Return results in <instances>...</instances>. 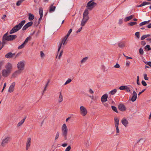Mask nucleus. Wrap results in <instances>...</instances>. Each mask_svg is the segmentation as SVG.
Instances as JSON below:
<instances>
[{
  "label": "nucleus",
  "instance_id": "nucleus-1",
  "mask_svg": "<svg viewBox=\"0 0 151 151\" xmlns=\"http://www.w3.org/2000/svg\"><path fill=\"white\" fill-rule=\"evenodd\" d=\"M8 32L5 34L3 36L2 38L6 42H7L8 41H13L15 40L17 37L16 35H7Z\"/></svg>",
  "mask_w": 151,
  "mask_h": 151
},
{
  "label": "nucleus",
  "instance_id": "nucleus-2",
  "mask_svg": "<svg viewBox=\"0 0 151 151\" xmlns=\"http://www.w3.org/2000/svg\"><path fill=\"white\" fill-rule=\"evenodd\" d=\"M62 135L65 140L67 139L68 129L65 124H63L62 128Z\"/></svg>",
  "mask_w": 151,
  "mask_h": 151
},
{
  "label": "nucleus",
  "instance_id": "nucleus-3",
  "mask_svg": "<svg viewBox=\"0 0 151 151\" xmlns=\"http://www.w3.org/2000/svg\"><path fill=\"white\" fill-rule=\"evenodd\" d=\"M93 1V0H91L88 3L86 6L87 9L91 10L97 5V4Z\"/></svg>",
  "mask_w": 151,
  "mask_h": 151
},
{
  "label": "nucleus",
  "instance_id": "nucleus-4",
  "mask_svg": "<svg viewBox=\"0 0 151 151\" xmlns=\"http://www.w3.org/2000/svg\"><path fill=\"white\" fill-rule=\"evenodd\" d=\"M25 61H21L19 62L17 64V68L18 69L20 70H23L25 66Z\"/></svg>",
  "mask_w": 151,
  "mask_h": 151
},
{
  "label": "nucleus",
  "instance_id": "nucleus-5",
  "mask_svg": "<svg viewBox=\"0 0 151 151\" xmlns=\"http://www.w3.org/2000/svg\"><path fill=\"white\" fill-rule=\"evenodd\" d=\"M68 38V37H66L65 36L63 39L62 41V43H60L59 44V46L58 51V52L60 51L62 44H63L64 45H65L67 43V42H66V41Z\"/></svg>",
  "mask_w": 151,
  "mask_h": 151
},
{
  "label": "nucleus",
  "instance_id": "nucleus-6",
  "mask_svg": "<svg viewBox=\"0 0 151 151\" xmlns=\"http://www.w3.org/2000/svg\"><path fill=\"white\" fill-rule=\"evenodd\" d=\"M80 113L82 116H85L87 114V111L85 107L82 106L80 107Z\"/></svg>",
  "mask_w": 151,
  "mask_h": 151
},
{
  "label": "nucleus",
  "instance_id": "nucleus-7",
  "mask_svg": "<svg viewBox=\"0 0 151 151\" xmlns=\"http://www.w3.org/2000/svg\"><path fill=\"white\" fill-rule=\"evenodd\" d=\"M10 138L9 137H7L3 139L2 141L1 145L3 147H4L10 141Z\"/></svg>",
  "mask_w": 151,
  "mask_h": 151
},
{
  "label": "nucleus",
  "instance_id": "nucleus-8",
  "mask_svg": "<svg viewBox=\"0 0 151 151\" xmlns=\"http://www.w3.org/2000/svg\"><path fill=\"white\" fill-rule=\"evenodd\" d=\"M26 21L25 20H22L21 21V22L19 23V24L16 25L15 27L16 28L18 29V31H19V29H20L23 26L24 24L25 23Z\"/></svg>",
  "mask_w": 151,
  "mask_h": 151
},
{
  "label": "nucleus",
  "instance_id": "nucleus-9",
  "mask_svg": "<svg viewBox=\"0 0 151 151\" xmlns=\"http://www.w3.org/2000/svg\"><path fill=\"white\" fill-rule=\"evenodd\" d=\"M10 71L7 69H4L2 70V75L5 77H7L10 73Z\"/></svg>",
  "mask_w": 151,
  "mask_h": 151
},
{
  "label": "nucleus",
  "instance_id": "nucleus-10",
  "mask_svg": "<svg viewBox=\"0 0 151 151\" xmlns=\"http://www.w3.org/2000/svg\"><path fill=\"white\" fill-rule=\"evenodd\" d=\"M33 24V23L32 21L27 23L23 27L22 29V30L23 31L26 30L27 28L31 26Z\"/></svg>",
  "mask_w": 151,
  "mask_h": 151
},
{
  "label": "nucleus",
  "instance_id": "nucleus-11",
  "mask_svg": "<svg viewBox=\"0 0 151 151\" xmlns=\"http://www.w3.org/2000/svg\"><path fill=\"white\" fill-rule=\"evenodd\" d=\"M108 98V96L107 94H105L103 95L101 97V102H104L107 101V98Z\"/></svg>",
  "mask_w": 151,
  "mask_h": 151
},
{
  "label": "nucleus",
  "instance_id": "nucleus-12",
  "mask_svg": "<svg viewBox=\"0 0 151 151\" xmlns=\"http://www.w3.org/2000/svg\"><path fill=\"white\" fill-rule=\"evenodd\" d=\"M15 85V83L13 82L10 86L9 89L8 91L10 93L13 92L14 91V87Z\"/></svg>",
  "mask_w": 151,
  "mask_h": 151
},
{
  "label": "nucleus",
  "instance_id": "nucleus-13",
  "mask_svg": "<svg viewBox=\"0 0 151 151\" xmlns=\"http://www.w3.org/2000/svg\"><path fill=\"white\" fill-rule=\"evenodd\" d=\"M137 98V93L136 92L134 91L132 93V96L131 99V100L132 102L135 101Z\"/></svg>",
  "mask_w": 151,
  "mask_h": 151
},
{
  "label": "nucleus",
  "instance_id": "nucleus-14",
  "mask_svg": "<svg viewBox=\"0 0 151 151\" xmlns=\"http://www.w3.org/2000/svg\"><path fill=\"white\" fill-rule=\"evenodd\" d=\"M118 108L119 110L122 111H124L126 110V108L125 106L123 104H120L119 105Z\"/></svg>",
  "mask_w": 151,
  "mask_h": 151
},
{
  "label": "nucleus",
  "instance_id": "nucleus-15",
  "mask_svg": "<svg viewBox=\"0 0 151 151\" xmlns=\"http://www.w3.org/2000/svg\"><path fill=\"white\" fill-rule=\"evenodd\" d=\"M7 43L6 41L2 38V42L0 41V50L4 46V45Z\"/></svg>",
  "mask_w": 151,
  "mask_h": 151
},
{
  "label": "nucleus",
  "instance_id": "nucleus-16",
  "mask_svg": "<svg viewBox=\"0 0 151 151\" xmlns=\"http://www.w3.org/2000/svg\"><path fill=\"white\" fill-rule=\"evenodd\" d=\"M15 55V53H12L11 52H9L5 55V57L7 58H13Z\"/></svg>",
  "mask_w": 151,
  "mask_h": 151
},
{
  "label": "nucleus",
  "instance_id": "nucleus-17",
  "mask_svg": "<svg viewBox=\"0 0 151 151\" xmlns=\"http://www.w3.org/2000/svg\"><path fill=\"white\" fill-rule=\"evenodd\" d=\"M31 139L30 137L27 138V141L26 143V150H27L29 148L31 145Z\"/></svg>",
  "mask_w": 151,
  "mask_h": 151
},
{
  "label": "nucleus",
  "instance_id": "nucleus-18",
  "mask_svg": "<svg viewBox=\"0 0 151 151\" xmlns=\"http://www.w3.org/2000/svg\"><path fill=\"white\" fill-rule=\"evenodd\" d=\"M122 123L125 127H127L129 123L128 121L125 119H123L121 121Z\"/></svg>",
  "mask_w": 151,
  "mask_h": 151
},
{
  "label": "nucleus",
  "instance_id": "nucleus-19",
  "mask_svg": "<svg viewBox=\"0 0 151 151\" xmlns=\"http://www.w3.org/2000/svg\"><path fill=\"white\" fill-rule=\"evenodd\" d=\"M118 46L121 48H123L125 47V43L124 42H120L118 43Z\"/></svg>",
  "mask_w": 151,
  "mask_h": 151
},
{
  "label": "nucleus",
  "instance_id": "nucleus-20",
  "mask_svg": "<svg viewBox=\"0 0 151 151\" xmlns=\"http://www.w3.org/2000/svg\"><path fill=\"white\" fill-rule=\"evenodd\" d=\"M134 17V15H132L129 17H126L124 19L125 22L128 21L132 19Z\"/></svg>",
  "mask_w": 151,
  "mask_h": 151
},
{
  "label": "nucleus",
  "instance_id": "nucleus-21",
  "mask_svg": "<svg viewBox=\"0 0 151 151\" xmlns=\"http://www.w3.org/2000/svg\"><path fill=\"white\" fill-rule=\"evenodd\" d=\"M22 70L18 69V70L16 71L13 74V76L14 77H16L17 75L20 74Z\"/></svg>",
  "mask_w": 151,
  "mask_h": 151
},
{
  "label": "nucleus",
  "instance_id": "nucleus-22",
  "mask_svg": "<svg viewBox=\"0 0 151 151\" xmlns=\"http://www.w3.org/2000/svg\"><path fill=\"white\" fill-rule=\"evenodd\" d=\"M6 69L9 70L11 71V70L12 68V64L9 63H7V65L6 66Z\"/></svg>",
  "mask_w": 151,
  "mask_h": 151
},
{
  "label": "nucleus",
  "instance_id": "nucleus-23",
  "mask_svg": "<svg viewBox=\"0 0 151 151\" xmlns=\"http://www.w3.org/2000/svg\"><path fill=\"white\" fill-rule=\"evenodd\" d=\"M60 95L58 98L59 102L60 103L63 101V96L61 91L59 92Z\"/></svg>",
  "mask_w": 151,
  "mask_h": 151
},
{
  "label": "nucleus",
  "instance_id": "nucleus-24",
  "mask_svg": "<svg viewBox=\"0 0 151 151\" xmlns=\"http://www.w3.org/2000/svg\"><path fill=\"white\" fill-rule=\"evenodd\" d=\"M55 8L56 7L55 6H53V5H51L50 7L49 12H52L54 11Z\"/></svg>",
  "mask_w": 151,
  "mask_h": 151
},
{
  "label": "nucleus",
  "instance_id": "nucleus-25",
  "mask_svg": "<svg viewBox=\"0 0 151 151\" xmlns=\"http://www.w3.org/2000/svg\"><path fill=\"white\" fill-rule=\"evenodd\" d=\"M89 12L88 9H86L83 12V16H88Z\"/></svg>",
  "mask_w": 151,
  "mask_h": 151
},
{
  "label": "nucleus",
  "instance_id": "nucleus-26",
  "mask_svg": "<svg viewBox=\"0 0 151 151\" xmlns=\"http://www.w3.org/2000/svg\"><path fill=\"white\" fill-rule=\"evenodd\" d=\"M34 16L33 14H32L30 13H29L28 19L29 20L32 21L34 19Z\"/></svg>",
  "mask_w": 151,
  "mask_h": 151
},
{
  "label": "nucleus",
  "instance_id": "nucleus-27",
  "mask_svg": "<svg viewBox=\"0 0 151 151\" xmlns=\"http://www.w3.org/2000/svg\"><path fill=\"white\" fill-rule=\"evenodd\" d=\"M26 117L24 118L23 119L21 120L19 122L17 125V126L19 127L24 122L25 119H26Z\"/></svg>",
  "mask_w": 151,
  "mask_h": 151
},
{
  "label": "nucleus",
  "instance_id": "nucleus-28",
  "mask_svg": "<svg viewBox=\"0 0 151 151\" xmlns=\"http://www.w3.org/2000/svg\"><path fill=\"white\" fill-rule=\"evenodd\" d=\"M114 120L115 122V125H119V119L116 117H115L114 119Z\"/></svg>",
  "mask_w": 151,
  "mask_h": 151
},
{
  "label": "nucleus",
  "instance_id": "nucleus-29",
  "mask_svg": "<svg viewBox=\"0 0 151 151\" xmlns=\"http://www.w3.org/2000/svg\"><path fill=\"white\" fill-rule=\"evenodd\" d=\"M39 14L40 15V17H43V9L42 7H40L39 8Z\"/></svg>",
  "mask_w": 151,
  "mask_h": 151
},
{
  "label": "nucleus",
  "instance_id": "nucleus-30",
  "mask_svg": "<svg viewBox=\"0 0 151 151\" xmlns=\"http://www.w3.org/2000/svg\"><path fill=\"white\" fill-rule=\"evenodd\" d=\"M88 57H86L83 58L81 61V63H85L86 61L88 60Z\"/></svg>",
  "mask_w": 151,
  "mask_h": 151
},
{
  "label": "nucleus",
  "instance_id": "nucleus-31",
  "mask_svg": "<svg viewBox=\"0 0 151 151\" xmlns=\"http://www.w3.org/2000/svg\"><path fill=\"white\" fill-rule=\"evenodd\" d=\"M24 0H19L16 3V5L17 6H20L21 3H22Z\"/></svg>",
  "mask_w": 151,
  "mask_h": 151
},
{
  "label": "nucleus",
  "instance_id": "nucleus-32",
  "mask_svg": "<svg viewBox=\"0 0 151 151\" xmlns=\"http://www.w3.org/2000/svg\"><path fill=\"white\" fill-rule=\"evenodd\" d=\"M87 21H86L83 19H82V20L81 22V25L82 26H83L85 25L86 23L87 22Z\"/></svg>",
  "mask_w": 151,
  "mask_h": 151
},
{
  "label": "nucleus",
  "instance_id": "nucleus-33",
  "mask_svg": "<svg viewBox=\"0 0 151 151\" xmlns=\"http://www.w3.org/2000/svg\"><path fill=\"white\" fill-rule=\"evenodd\" d=\"M50 82V80H48V82H47V83L46 84L43 90V93H44L45 91L46 90V88L47 87L48 84ZM43 93H42V95H43Z\"/></svg>",
  "mask_w": 151,
  "mask_h": 151
},
{
  "label": "nucleus",
  "instance_id": "nucleus-34",
  "mask_svg": "<svg viewBox=\"0 0 151 151\" xmlns=\"http://www.w3.org/2000/svg\"><path fill=\"white\" fill-rule=\"evenodd\" d=\"M117 91L116 89H114L110 92V93L112 95H114Z\"/></svg>",
  "mask_w": 151,
  "mask_h": 151
},
{
  "label": "nucleus",
  "instance_id": "nucleus-35",
  "mask_svg": "<svg viewBox=\"0 0 151 151\" xmlns=\"http://www.w3.org/2000/svg\"><path fill=\"white\" fill-rule=\"evenodd\" d=\"M111 109L113 111H114L115 112L118 113V111H117V108L116 107L114 106H111Z\"/></svg>",
  "mask_w": 151,
  "mask_h": 151
},
{
  "label": "nucleus",
  "instance_id": "nucleus-36",
  "mask_svg": "<svg viewBox=\"0 0 151 151\" xmlns=\"http://www.w3.org/2000/svg\"><path fill=\"white\" fill-rule=\"evenodd\" d=\"M25 45L26 44L23 42L22 45L18 47V49H20L23 48L25 46Z\"/></svg>",
  "mask_w": 151,
  "mask_h": 151
},
{
  "label": "nucleus",
  "instance_id": "nucleus-37",
  "mask_svg": "<svg viewBox=\"0 0 151 151\" xmlns=\"http://www.w3.org/2000/svg\"><path fill=\"white\" fill-rule=\"evenodd\" d=\"M144 48L145 50H147V51H148L151 50V48L149 45H147Z\"/></svg>",
  "mask_w": 151,
  "mask_h": 151
},
{
  "label": "nucleus",
  "instance_id": "nucleus-38",
  "mask_svg": "<svg viewBox=\"0 0 151 151\" xmlns=\"http://www.w3.org/2000/svg\"><path fill=\"white\" fill-rule=\"evenodd\" d=\"M72 29H70L69 30L68 33L65 36L66 37H68L70 35L71 33L72 32Z\"/></svg>",
  "mask_w": 151,
  "mask_h": 151
},
{
  "label": "nucleus",
  "instance_id": "nucleus-39",
  "mask_svg": "<svg viewBox=\"0 0 151 151\" xmlns=\"http://www.w3.org/2000/svg\"><path fill=\"white\" fill-rule=\"evenodd\" d=\"M137 23L135 22H129L128 23V24L129 25H130L131 26H133L134 25L137 24Z\"/></svg>",
  "mask_w": 151,
  "mask_h": 151
},
{
  "label": "nucleus",
  "instance_id": "nucleus-40",
  "mask_svg": "<svg viewBox=\"0 0 151 151\" xmlns=\"http://www.w3.org/2000/svg\"><path fill=\"white\" fill-rule=\"evenodd\" d=\"M59 135H60V133L58 131V132H57V133L56 134L55 137V140H56L58 138L59 136Z\"/></svg>",
  "mask_w": 151,
  "mask_h": 151
},
{
  "label": "nucleus",
  "instance_id": "nucleus-41",
  "mask_svg": "<svg viewBox=\"0 0 151 151\" xmlns=\"http://www.w3.org/2000/svg\"><path fill=\"white\" fill-rule=\"evenodd\" d=\"M118 125H115V127H116V133H119V130L118 128Z\"/></svg>",
  "mask_w": 151,
  "mask_h": 151
},
{
  "label": "nucleus",
  "instance_id": "nucleus-42",
  "mask_svg": "<svg viewBox=\"0 0 151 151\" xmlns=\"http://www.w3.org/2000/svg\"><path fill=\"white\" fill-rule=\"evenodd\" d=\"M126 87V86H122L119 87V89L121 90H124Z\"/></svg>",
  "mask_w": 151,
  "mask_h": 151
},
{
  "label": "nucleus",
  "instance_id": "nucleus-43",
  "mask_svg": "<svg viewBox=\"0 0 151 151\" xmlns=\"http://www.w3.org/2000/svg\"><path fill=\"white\" fill-rule=\"evenodd\" d=\"M139 53L141 55H142L144 53V51L142 48H140L139 50Z\"/></svg>",
  "mask_w": 151,
  "mask_h": 151
},
{
  "label": "nucleus",
  "instance_id": "nucleus-44",
  "mask_svg": "<svg viewBox=\"0 0 151 151\" xmlns=\"http://www.w3.org/2000/svg\"><path fill=\"white\" fill-rule=\"evenodd\" d=\"M89 19L88 16H83V19L88 21Z\"/></svg>",
  "mask_w": 151,
  "mask_h": 151
},
{
  "label": "nucleus",
  "instance_id": "nucleus-45",
  "mask_svg": "<svg viewBox=\"0 0 151 151\" xmlns=\"http://www.w3.org/2000/svg\"><path fill=\"white\" fill-rule=\"evenodd\" d=\"M72 80L71 79H68L65 82V83L64 84V85H65L67 84L70 83L71 81Z\"/></svg>",
  "mask_w": 151,
  "mask_h": 151
},
{
  "label": "nucleus",
  "instance_id": "nucleus-46",
  "mask_svg": "<svg viewBox=\"0 0 151 151\" xmlns=\"http://www.w3.org/2000/svg\"><path fill=\"white\" fill-rule=\"evenodd\" d=\"M141 83H142V84L143 86H146L147 85V83L144 81L142 80L141 82Z\"/></svg>",
  "mask_w": 151,
  "mask_h": 151
},
{
  "label": "nucleus",
  "instance_id": "nucleus-47",
  "mask_svg": "<svg viewBox=\"0 0 151 151\" xmlns=\"http://www.w3.org/2000/svg\"><path fill=\"white\" fill-rule=\"evenodd\" d=\"M30 39L29 37H27L26 39H25L24 41V43L26 44V43L28 42L29 40Z\"/></svg>",
  "mask_w": 151,
  "mask_h": 151
},
{
  "label": "nucleus",
  "instance_id": "nucleus-48",
  "mask_svg": "<svg viewBox=\"0 0 151 151\" xmlns=\"http://www.w3.org/2000/svg\"><path fill=\"white\" fill-rule=\"evenodd\" d=\"M139 32H137L135 33V36L137 37L138 38H139Z\"/></svg>",
  "mask_w": 151,
  "mask_h": 151
},
{
  "label": "nucleus",
  "instance_id": "nucleus-49",
  "mask_svg": "<svg viewBox=\"0 0 151 151\" xmlns=\"http://www.w3.org/2000/svg\"><path fill=\"white\" fill-rule=\"evenodd\" d=\"M146 38H147V36H146V35H143V36H142L141 37V40H143Z\"/></svg>",
  "mask_w": 151,
  "mask_h": 151
},
{
  "label": "nucleus",
  "instance_id": "nucleus-50",
  "mask_svg": "<svg viewBox=\"0 0 151 151\" xmlns=\"http://www.w3.org/2000/svg\"><path fill=\"white\" fill-rule=\"evenodd\" d=\"M125 90H126V91L127 92H130V90L129 88L127 86H126V87Z\"/></svg>",
  "mask_w": 151,
  "mask_h": 151
},
{
  "label": "nucleus",
  "instance_id": "nucleus-51",
  "mask_svg": "<svg viewBox=\"0 0 151 151\" xmlns=\"http://www.w3.org/2000/svg\"><path fill=\"white\" fill-rule=\"evenodd\" d=\"M139 76H137V85H139L140 84V83L139 82Z\"/></svg>",
  "mask_w": 151,
  "mask_h": 151
},
{
  "label": "nucleus",
  "instance_id": "nucleus-52",
  "mask_svg": "<svg viewBox=\"0 0 151 151\" xmlns=\"http://www.w3.org/2000/svg\"><path fill=\"white\" fill-rule=\"evenodd\" d=\"M71 147L70 146H68L65 150V151H70L71 149Z\"/></svg>",
  "mask_w": 151,
  "mask_h": 151
},
{
  "label": "nucleus",
  "instance_id": "nucleus-53",
  "mask_svg": "<svg viewBox=\"0 0 151 151\" xmlns=\"http://www.w3.org/2000/svg\"><path fill=\"white\" fill-rule=\"evenodd\" d=\"M146 22L145 21L141 23H140L139 24V25L140 26H142V25H145V24H146Z\"/></svg>",
  "mask_w": 151,
  "mask_h": 151
},
{
  "label": "nucleus",
  "instance_id": "nucleus-54",
  "mask_svg": "<svg viewBox=\"0 0 151 151\" xmlns=\"http://www.w3.org/2000/svg\"><path fill=\"white\" fill-rule=\"evenodd\" d=\"M42 17H40V18H39L38 20V22H37V24H36V25H38L40 23V21L41 20Z\"/></svg>",
  "mask_w": 151,
  "mask_h": 151
},
{
  "label": "nucleus",
  "instance_id": "nucleus-55",
  "mask_svg": "<svg viewBox=\"0 0 151 151\" xmlns=\"http://www.w3.org/2000/svg\"><path fill=\"white\" fill-rule=\"evenodd\" d=\"M130 62L129 61H127L126 63V66L127 67H129L130 65Z\"/></svg>",
  "mask_w": 151,
  "mask_h": 151
},
{
  "label": "nucleus",
  "instance_id": "nucleus-56",
  "mask_svg": "<svg viewBox=\"0 0 151 151\" xmlns=\"http://www.w3.org/2000/svg\"><path fill=\"white\" fill-rule=\"evenodd\" d=\"M114 67L115 68H120V65L118 63H117L116 65L114 66Z\"/></svg>",
  "mask_w": 151,
  "mask_h": 151
},
{
  "label": "nucleus",
  "instance_id": "nucleus-57",
  "mask_svg": "<svg viewBox=\"0 0 151 151\" xmlns=\"http://www.w3.org/2000/svg\"><path fill=\"white\" fill-rule=\"evenodd\" d=\"M144 75V79L145 80H148V78L147 76V74H145Z\"/></svg>",
  "mask_w": 151,
  "mask_h": 151
},
{
  "label": "nucleus",
  "instance_id": "nucleus-58",
  "mask_svg": "<svg viewBox=\"0 0 151 151\" xmlns=\"http://www.w3.org/2000/svg\"><path fill=\"white\" fill-rule=\"evenodd\" d=\"M63 52V50H61V52H60V53L59 55V56H58V58H59V59H60L61 56L62 55Z\"/></svg>",
  "mask_w": 151,
  "mask_h": 151
},
{
  "label": "nucleus",
  "instance_id": "nucleus-59",
  "mask_svg": "<svg viewBox=\"0 0 151 151\" xmlns=\"http://www.w3.org/2000/svg\"><path fill=\"white\" fill-rule=\"evenodd\" d=\"M12 29L14 30V32H16L18 31V29L16 28L15 27H13Z\"/></svg>",
  "mask_w": 151,
  "mask_h": 151
},
{
  "label": "nucleus",
  "instance_id": "nucleus-60",
  "mask_svg": "<svg viewBox=\"0 0 151 151\" xmlns=\"http://www.w3.org/2000/svg\"><path fill=\"white\" fill-rule=\"evenodd\" d=\"M14 33H15V32L12 29L9 32L10 34H12Z\"/></svg>",
  "mask_w": 151,
  "mask_h": 151
},
{
  "label": "nucleus",
  "instance_id": "nucleus-61",
  "mask_svg": "<svg viewBox=\"0 0 151 151\" xmlns=\"http://www.w3.org/2000/svg\"><path fill=\"white\" fill-rule=\"evenodd\" d=\"M45 55L44 53L42 51L40 52V56L41 57H43Z\"/></svg>",
  "mask_w": 151,
  "mask_h": 151
},
{
  "label": "nucleus",
  "instance_id": "nucleus-62",
  "mask_svg": "<svg viewBox=\"0 0 151 151\" xmlns=\"http://www.w3.org/2000/svg\"><path fill=\"white\" fill-rule=\"evenodd\" d=\"M123 22V20L122 19H120L119 20V24H121Z\"/></svg>",
  "mask_w": 151,
  "mask_h": 151
},
{
  "label": "nucleus",
  "instance_id": "nucleus-63",
  "mask_svg": "<svg viewBox=\"0 0 151 151\" xmlns=\"http://www.w3.org/2000/svg\"><path fill=\"white\" fill-rule=\"evenodd\" d=\"M145 42L144 41H142L141 42V44L143 46H144L145 45Z\"/></svg>",
  "mask_w": 151,
  "mask_h": 151
},
{
  "label": "nucleus",
  "instance_id": "nucleus-64",
  "mask_svg": "<svg viewBox=\"0 0 151 151\" xmlns=\"http://www.w3.org/2000/svg\"><path fill=\"white\" fill-rule=\"evenodd\" d=\"M146 40H147V41H148L150 42V43H151V38H149V37H148V38H147L146 39Z\"/></svg>",
  "mask_w": 151,
  "mask_h": 151
}]
</instances>
